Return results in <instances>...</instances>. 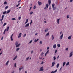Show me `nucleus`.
Wrapping results in <instances>:
<instances>
[{
  "label": "nucleus",
  "instance_id": "774afa93",
  "mask_svg": "<svg viewBox=\"0 0 73 73\" xmlns=\"http://www.w3.org/2000/svg\"><path fill=\"white\" fill-rule=\"evenodd\" d=\"M31 9H32V7H31L30 9H29V10H31Z\"/></svg>",
  "mask_w": 73,
  "mask_h": 73
},
{
  "label": "nucleus",
  "instance_id": "4468645a",
  "mask_svg": "<svg viewBox=\"0 0 73 73\" xmlns=\"http://www.w3.org/2000/svg\"><path fill=\"white\" fill-rule=\"evenodd\" d=\"M17 55H16L15 57H14V58L13 59V60H16V58H17Z\"/></svg>",
  "mask_w": 73,
  "mask_h": 73
},
{
  "label": "nucleus",
  "instance_id": "c85d7f7f",
  "mask_svg": "<svg viewBox=\"0 0 73 73\" xmlns=\"http://www.w3.org/2000/svg\"><path fill=\"white\" fill-rule=\"evenodd\" d=\"M28 19H27L25 23V24H27V23H28Z\"/></svg>",
  "mask_w": 73,
  "mask_h": 73
},
{
  "label": "nucleus",
  "instance_id": "dca6fc26",
  "mask_svg": "<svg viewBox=\"0 0 73 73\" xmlns=\"http://www.w3.org/2000/svg\"><path fill=\"white\" fill-rule=\"evenodd\" d=\"M59 66H60V64H59V63H58L57 65H56L57 68H58V67H59Z\"/></svg>",
  "mask_w": 73,
  "mask_h": 73
},
{
  "label": "nucleus",
  "instance_id": "20e7f679",
  "mask_svg": "<svg viewBox=\"0 0 73 73\" xmlns=\"http://www.w3.org/2000/svg\"><path fill=\"white\" fill-rule=\"evenodd\" d=\"M72 56H73V52H71L70 54L69 57H72Z\"/></svg>",
  "mask_w": 73,
  "mask_h": 73
},
{
  "label": "nucleus",
  "instance_id": "58836bf2",
  "mask_svg": "<svg viewBox=\"0 0 73 73\" xmlns=\"http://www.w3.org/2000/svg\"><path fill=\"white\" fill-rule=\"evenodd\" d=\"M6 24H7L6 23H5L3 25V27H5V25H6Z\"/></svg>",
  "mask_w": 73,
  "mask_h": 73
},
{
  "label": "nucleus",
  "instance_id": "8fccbe9b",
  "mask_svg": "<svg viewBox=\"0 0 73 73\" xmlns=\"http://www.w3.org/2000/svg\"><path fill=\"white\" fill-rule=\"evenodd\" d=\"M62 67H61L59 69V71H61V69H62Z\"/></svg>",
  "mask_w": 73,
  "mask_h": 73
},
{
  "label": "nucleus",
  "instance_id": "69168bd1",
  "mask_svg": "<svg viewBox=\"0 0 73 73\" xmlns=\"http://www.w3.org/2000/svg\"><path fill=\"white\" fill-rule=\"evenodd\" d=\"M73 0H70V2L71 3V2H72L73 1Z\"/></svg>",
  "mask_w": 73,
  "mask_h": 73
},
{
  "label": "nucleus",
  "instance_id": "6e6d98bb",
  "mask_svg": "<svg viewBox=\"0 0 73 73\" xmlns=\"http://www.w3.org/2000/svg\"><path fill=\"white\" fill-rule=\"evenodd\" d=\"M41 55H43V54H44V52H42L41 53Z\"/></svg>",
  "mask_w": 73,
  "mask_h": 73
},
{
  "label": "nucleus",
  "instance_id": "ddd939ff",
  "mask_svg": "<svg viewBox=\"0 0 73 73\" xmlns=\"http://www.w3.org/2000/svg\"><path fill=\"white\" fill-rule=\"evenodd\" d=\"M57 71V70H56L54 71V72L52 71L51 73H56Z\"/></svg>",
  "mask_w": 73,
  "mask_h": 73
},
{
  "label": "nucleus",
  "instance_id": "2f4dec72",
  "mask_svg": "<svg viewBox=\"0 0 73 73\" xmlns=\"http://www.w3.org/2000/svg\"><path fill=\"white\" fill-rule=\"evenodd\" d=\"M4 4L5 5H7V2L5 1L4 3Z\"/></svg>",
  "mask_w": 73,
  "mask_h": 73
},
{
  "label": "nucleus",
  "instance_id": "f257e3e1",
  "mask_svg": "<svg viewBox=\"0 0 73 73\" xmlns=\"http://www.w3.org/2000/svg\"><path fill=\"white\" fill-rule=\"evenodd\" d=\"M54 4H53L52 5V8H53V10H54L56 9V7H54V5H55Z\"/></svg>",
  "mask_w": 73,
  "mask_h": 73
},
{
  "label": "nucleus",
  "instance_id": "f8f14e48",
  "mask_svg": "<svg viewBox=\"0 0 73 73\" xmlns=\"http://www.w3.org/2000/svg\"><path fill=\"white\" fill-rule=\"evenodd\" d=\"M19 50H20V48H17L16 49V51L18 52V51H19Z\"/></svg>",
  "mask_w": 73,
  "mask_h": 73
},
{
  "label": "nucleus",
  "instance_id": "cd10ccee",
  "mask_svg": "<svg viewBox=\"0 0 73 73\" xmlns=\"http://www.w3.org/2000/svg\"><path fill=\"white\" fill-rule=\"evenodd\" d=\"M71 36H69L68 38V39L69 40H70V39H71Z\"/></svg>",
  "mask_w": 73,
  "mask_h": 73
},
{
  "label": "nucleus",
  "instance_id": "0e129e2a",
  "mask_svg": "<svg viewBox=\"0 0 73 73\" xmlns=\"http://www.w3.org/2000/svg\"><path fill=\"white\" fill-rule=\"evenodd\" d=\"M59 57H60V56H58V57H57V58H59Z\"/></svg>",
  "mask_w": 73,
  "mask_h": 73
},
{
  "label": "nucleus",
  "instance_id": "b1692460",
  "mask_svg": "<svg viewBox=\"0 0 73 73\" xmlns=\"http://www.w3.org/2000/svg\"><path fill=\"white\" fill-rule=\"evenodd\" d=\"M8 7H9L8 6H6L5 8V9H7L8 8Z\"/></svg>",
  "mask_w": 73,
  "mask_h": 73
},
{
  "label": "nucleus",
  "instance_id": "a878e982",
  "mask_svg": "<svg viewBox=\"0 0 73 73\" xmlns=\"http://www.w3.org/2000/svg\"><path fill=\"white\" fill-rule=\"evenodd\" d=\"M46 7L47 8H48V7H49V4H46Z\"/></svg>",
  "mask_w": 73,
  "mask_h": 73
},
{
  "label": "nucleus",
  "instance_id": "e2e57ef3",
  "mask_svg": "<svg viewBox=\"0 0 73 73\" xmlns=\"http://www.w3.org/2000/svg\"><path fill=\"white\" fill-rule=\"evenodd\" d=\"M44 9H46V7H45L44 8Z\"/></svg>",
  "mask_w": 73,
  "mask_h": 73
},
{
  "label": "nucleus",
  "instance_id": "c9c22d12",
  "mask_svg": "<svg viewBox=\"0 0 73 73\" xmlns=\"http://www.w3.org/2000/svg\"><path fill=\"white\" fill-rule=\"evenodd\" d=\"M12 20H16V19L15 18H13L12 19Z\"/></svg>",
  "mask_w": 73,
  "mask_h": 73
},
{
  "label": "nucleus",
  "instance_id": "9d476101",
  "mask_svg": "<svg viewBox=\"0 0 73 73\" xmlns=\"http://www.w3.org/2000/svg\"><path fill=\"white\" fill-rule=\"evenodd\" d=\"M20 45H21V44L20 43L19 44H17L16 45V48H17V47H19V46H20Z\"/></svg>",
  "mask_w": 73,
  "mask_h": 73
},
{
  "label": "nucleus",
  "instance_id": "de8ad7c7",
  "mask_svg": "<svg viewBox=\"0 0 73 73\" xmlns=\"http://www.w3.org/2000/svg\"><path fill=\"white\" fill-rule=\"evenodd\" d=\"M18 19L19 20H20L21 19V17H19L18 18Z\"/></svg>",
  "mask_w": 73,
  "mask_h": 73
},
{
  "label": "nucleus",
  "instance_id": "6e6552de",
  "mask_svg": "<svg viewBox=\"0 0 73 73\" xmlns=\"http://www.w3.org/2000/svg\"><path fill=\"white\" fill-rule=\"evenodd\" d=\"M21 35H22V34L21 33H20L18 36V38H20V37H21Z\"/></svg>",
  "mask_w": 73,
  "mask_h": 73
},
{
  "label": "nucleus",
  "instance_id": "aec40b11",
  "mask_svg": "<svg viewBox=\"0 0 73 73\" xmlns=\"http://www.w3.org/2000/svg\"><path fill=\"white\" fill-rule=\"evenodd\" d=\"M48 29H46L45 30H44L45 32H47V31H48Z\"/></svg>",
  "mask_w": 73,
  "mask_h": 73
},
{
  "label": "nucleus",
  "instance_id": "4d7b16f0",
  "mask_svg": "<svg viewBox=\"0 0 73 73\" xmlns=\"http://www.w3.org/2000/svg\"><path fill=\"white\" fill-rule=\"evenodd\" d=\"M57 50H55V53H57Z\"/></svg>",
  "mask_w": 73,
  "mask_h": 73
},
{
  "label": "nucleus",
  "instance_id": "e433bc0d",
  "mask_svg": "<svg viewBox=\"0 0 73 73\" xmlns=\"http://www.w3.org/2000/svg\"><path fill=\"white\" fill-rule=\"evenodd\" d=\"M33 12H30V15H32L33 14Z\"/></svg>",
  "mask_w": 73,
  "mask_h": 73
},
{
  "label": "nucleus",
  "instance_id": "864d4df0",
  "mask_svg": "<svg viewBox=\"0 0 73 73\" xmlns=\"http://www.w3.org/2000/svg\"><path fill=\"white\" fill-rule=\"evenodd\" d=\"M43 64H44V62L43 61H42L41 63V64H42V65Z\"/></svg>",
  "mask_w": 73,
  "mask_h": 73
},
{
  "label": "nucleus",
  "instance_id": "603ef678",
  "mask_svg": "<svg viewBox=\"0 0 73 73\" xmlns=\"http://www.w3.org/2000/svg\"><path fill=\"white\" fill-rule=\"evenodd\" d=\"M22 69V68H19V70H20V71H21V70Z\"/></svg>",
  "mask_w": 73,
  "mask_h": 73
},
{
  "label": "nucleus",
  "instance_id": "412c9836",
  "mask_svg": "<svg viewBox=\"0 0 73 73\" xmlns=\"http://www.w3.org/2000/svg\"><path fill=\"white\" fill-rule=\"evenodd\" d=\"M60 20V19H58L57 20V23L58 24H59V20Z\"/></svg>",
  "mask_w": 73,
  "mask_h": 73
},
{
  "label": "nucleus",
  "instance_id": "4c0bfd02",
  "mask_svg": "<svg viewBox=\"0 0 73 73\" xmlns=\"http://www.w3.org/2000/svg\"><path fill=\"white\" fill-rule=\"evenodd\" d=\"M33 41L31 40L30 41L29 43V44H31V43H32V42Z\"/></svg>",
  "mask_w": 73,
  "mask_h": 73
},
{
  "label": "nucleus",
  "instance_id": "bb28decb",
  "mask_svg": "<svg viewBox=\"0 0 73 73\" xmlns=\"http://www.w3.org/2000/svg\"><path fill=\"white\" fill-rule=\"evenodd\" d=\"M54 39V36H53V35H52V40H53Z\"/></svg>",
  "mask_w": 73,
  "mask_h": 73
},
{
  "label": "nucleus",
  "instance_id": "c756f323",
  "mask_svg": "<svg viewBox=\"0 0 73 73\" xmlns=\"http://www.w3.org/2000/svg\"><path fill=\"white\" fill-rule=\"evenodd\" d=\"M57 46L58 48H59V47H60V44H57Z\"/></svg>",
  "mask_w": 73,
  "mask_h": 73
},
{
  "label": "nucleus",
  "instance_id": "37998d69",
  "mask_svg": "<svg viewBox=\"0 0 73 73\" xmlns=\"http://www.w3.org/2000/svg\"><path fill=\"white\" fill-rule=\"evenodd\" d=\"M40 44H42V41H41L39 42Z\"/></svg>",
  "mask_w": 73,
  "mask_h": 73
},
{
  "label": "nucleus",
  "instance_id": "a19ab883",
  "mask_svg": "<svg viewBox=\"0 0 73 73\" xmlns=\"http://www.w3.org/2000/svg\"><path fill=\"white\" fill-rule=\"evenodd\" d=\"M54 60H55L56 59V58L55 57V56H54L53 57Z\"/></svg>",
  "mask_w": 73,
  "mask_h": 73
},
{
  "label": "nucleus",
  "instance_id": "bf43d9fd",
  "mask_svg": "<svg viewBox=\"0 0 73 73\" xmlns=\"http://www.w3.org/2000/svg\"><path fill=\"white\" fill-rule=\"evenodd\" d=\"M3 40V36L1 38V40Z\"/></svg>",
  "mask_w": 73,
  "mask_h": 73
},
{
  "label": "nucleus",
  "instance_id": "49530a36",
  "mask_svg": "<svg viewBox=\"0 0 73 73\" xmlns=\"http://www.w3.org/2000/svg\"><path fill=\"white\" fill-rule=\"evenodd\" d=\"M49 50H48L46 52V53H49Z\"/></svg>",
  "mask_w": 73,
  "mask_h": 73
},
{
  "label": "nucleus",
  "instance_id": "7c9ffc66",
  "mask_svg": "<svg viewBox=\"0 0 73 73\" xmlns=\"http://www.w3.org/2000/svg\"><path fill=\"white\" fill-rule=\"evenodd\" d=\"M11 12V10H9L7 12V13L8 14L9 13V12Z\"/></svg>",
  "mask_w": 73,
  "mask_h": 73
},
{
  "label": "nucleus",
  "instance_id": "0eeeda50",
  "mask_svg": "<svg viewBox=\"0 0 73 73\" xmlns=\"http://www.w3.org/2000/svg\"><path fill=\"white\" fill-rule=\"evenodd\" d=\"M13 35V34H12V35H11V37H10V38L11 39V41H13V38H12Z\"/></svg>",
  "mask_w": 73,
  "mask_h": 73
},
{
  "label": "nucleus",
  "instance_id": "5fc2aeb1",
  "mask_svg": "<svg viewBox=\"0 0 73 73\" xmlns=\"http://www.w3.org/2000/svg\"><path fill=\"white\" fill-rule=\"evenodd\" d=\"M66 50H68V48H67L66 49Z\"/></svg>",
  "mask_w": 73,
  "mask_h": 73
},
{
  "label": "nucleus",
  "instance_id": "3c124183",
  "mask_svg": "<svg viewBox=\"0 0 73 73\" xmlns=\"http://www.w3.org/2000/svg\"><path fill=\"white\" fill-rule=\"evenodd\" d=\"M26 35H27V34H26L24 35H23L24 37H25V36H26Z\"/></svg>",
  "mask_w": 73,
  "mask_h": 73
},
{
  "label": "nucleus",
  "instance_id": "423d86ee",
  "mask_svg": "<svg viewBox=\"0 0 73 73\" xmlns=\"http://www.w3.org/2000/svg\"><path fill=\"white\" fill-rule=\"evenodd\" d=\"M63 36H64L63 34H62V35L60 36V40H62V38L63 37Z\"/></svg>",
  "mask_w": 73,
  "mask_h": 73
},
{
  "label": "nucleus",
  "instance_id": "09e8293b",
  "mask_svg": "<svg viewBox=\"0 0 73 73\" xmlns=\"http://www.w3.org/2000/svg\"><path fill=\"white\" fill-rule=\"evenodd\" d=\"M5 13H6V11H4V12H3V14H5Z\"/></svg>",
  "mask_w": 73,
  "mask_h": 73
},
{
  "label": "nucleus",
  "instance_id": "72a5a7b5",
  "mask_svg": "<svg viewBox=\"0 0 73 73\" xmlns=\"http://www.w3.org/2000/svg\"><path fill=\"white\" fill-rule=\"evenodd\" d=\"M29 57H28V58H27L26 59V61H28V59H29Z\"/></svg>",
  "mask_w": 73,
  "mask_h": 73
},
{
  "label": "nucleus",
  "instance_id": "1a4fd4ad",
  "mask_svg": "<svg viewBox=\"0 0 73 73\" xmlns=\"http://www.w3.org/2000/svg\"><path fill=\"white\" fill-rule=\"evenodd\" d=\"M48 2L49 5H50V4L51 3V1L50 0H49L48 1Z\"/></svg>",
  "mask_w": 73,
  "mask_h": 73
},
{
  "label": "nucleus",
  "instance_id": "79ce46f5",
  "mask_svg": "<svg viewBox=\"0 0 73 73\" xmlns=\"http://www.w3.org/2000/svg\"><path fill=\"white\" fill-rule=\"evenodd\" d=\"M19 5H20V3H19L18 5H16L17 7H19Z\"/></svg>",
  "mask_w": 73,
  "mask_h": 73
},
{
  "label": "nucleus",
  "instance_id": "f03ea898",
  "mask_svg": "<svg viewBox=\"0 0 73 73\" xmlns=\"http://www.w3.org/2000/svg\"><path fill=\"white\" fill-rule=\"evenodd\" d=\"M40 70H39L40 72L41 71H43V70H44V69H43V66L40 67Z\"/></svg>",
  "mask_w": 73,
  "mask_h": 73
},
{
  "label": "nucleus",
  "instance_id": "393cba45",
  "mask_svg": "<svg viewBox=\"0 0 73 73\" xmlns=\"http://www.w3.org/2000/svg\"><path fill=\"white\" fill-rule=\"evenodd\" d=\"M9 60L7 62L6 64V65H8V63H9Z\"/></svg>",
  "mask_w": 73,
  "mask_h": 73
},
{
  "label": "nucleus",
  "instance_id": "f704fd0d",
  "mask_svg": "<svg viewBox=\"0 0 73 73\" xmlns=\"http://www.w3.org/2000/svg\"><path fill=\"white\" fill-rule=\"evenodd\" d=\"M7 31V29H6L5 31H4V32H3V34H5V31Z\"/></svg>",
  "mask_w": 73,
  "mask_h": 73
},
{
  "label": "nucleus",
  "instance_id": "a18cd8bd",
  "mask_svg": "<svg viewBox=\"0 0 73 73\" xmlns=\"http://www.w3.org/2000/svg\"><path fill=\"white\" fill-rule=\"evenodd\" d=\"M36 6H34L33 7V9H36Z\"/></svg>",
  "mask_w": 73,
  "mask_h": 73
},
{
  "label": "nucleus",
  "instance_id": "a211bd4d",
  "mask_svg": "<svg viewBox=\"0 0 73 73\" xmlns=\"http://www.w3.org/2000/svg\"><path fill=\"white\" fill-rule=\"evenodd\" d=\"M29 25V23H28L26 24L25 26V27H28Z\"/></svg>",
  "mask_w": 73,
  "mask_h": 73
},
{
  "label": "nucleus",
  "instance_id": "338daca9",
  "mask_svg": "<svg viewBox=\"0 0 73 73\" xmlns=\"http://www.w3.org/2000/svg\"><path fill=\"white\" fill-rule=\"evenodd\" d=\"M46 54H47V53H46H46L45 54V55L44 56H46Z\"/></svg>",
  "mask_w": 73,
  "mask_h": 73
},
{
  "label": "nucleus",
  "instance_id": "473e14b6",
  "mask_svg": "<svg viewBox=\"0 0 73 73\" xmlns=\"http://www.w3.org/2000/svg\"><path fill=\"white\" fill-rule=\"evenodd\" d=\"M17 44H18V42L16 41V43H15V45H17Z\"/></svg>",
  "mask_w": 73,
  "mask_h": 73
},
{
  "label": "nucleus",
  "instance_id": "9b49d317",
  "mask_svg": "<svg viewBox=\"0 0 73 73\" xmlns=\"http://www.w3.org/2000/svg\"><path fill=\"white\" fill-rule=\"evenodd\" d=\"M53 48H56V44H54L53 46Z\"/></svg>",
  "mask_w": 73,
  "mask_h": 73
},
{
  "label": "nucleus",
  "instance_id": "ea45409f",
  "mask_svg": "<svg viewBox=\"0 0 73 73\" xmlns=\"http://www.w3.org/2000/svg\"><path fill=\"white\" fill-rule=\"evenodd\" d=\"M69 62H68L66 64V65L67 66L69 65Z\"/></svg>",
  "mask_w": 73,
  "mask_h": 73
},
{
  "label": "nucleus",
  "instance_id": "4be33fe9",
  "mask_svg": "<svg viewBox=\"0 0 73 73\" xmlns=\"http://www.w3.org/2000/svg\"><path fill=\"white\" fill-rule=\"evenodd\" d=\"M66 64V62H64L63 63V66H64V65H65Z\"/></svg>",
  "mask_w": 73,
  "mask_h": 73
},
{
  "label": "nucleus",
  "instance_id": "13d9d810",
  "mask_svg": "<svg viewBox=\"0 0 73 73\" xmlns=\"http://www.w3.org/2000/svg\"><path fill=\"white\" fill-rule=\"evenodd\" d=\"M69 15H67V19H68V18H69Z\"/></svg>",
  "mask_w": 73,
  "mask_h": 73
},
{
  "label": "nucleus",
  "instance_id": "5701e85b",
  "mask_svg": "<svg viewBox=\"0 0 73 73\" xmlns=\"http://www.w3.org/2000/svg\"><path fill=\"white\" fill-rule=\"evenodd\" d=\"M4 15H3L2 16V19H1V21H2L3 20V19H4Z\"/></svg>",
  "mask_w": 73,
  "mask_h": 73
},
{
  "label": "nucleus",
  "instance_id": "c03bdc74",
  "mask_svg": "<svg viewBox=\"0 0 73 73\" xmlns=\"http://www.w3.org/2000/svg\"><path fill=\"white\" fill-rule=\"evenodd\" d=\"M14 66L15 68H16V63H15L14 64Z\"/></svg>",
  "mask_w": 73,
  "mask_h": 73
},
{
  "label": "nucleus",
  "instance_id": "680f3d73",
  "mask_svg": "<svg viewBox=\"0 0 73 73\" xmlns=\"http://www.w3.org/2000/svg\"><path fill=\"white\" fill-rule=\"evenodd\" d=\"M9 27H7V29H9Z\"/></svg>",
  "mask_w": 73,
  "mask_h": 73
},
{
  "label": "nucleus",
  "instance_id": "052dcab7",
  "mask_svg": "<svg viewBox=\"0 0 73 73\" xmlns=\"http://www.w3.org/2000/svg\"><path fill=\"white\" fill-rule=\"evenodd\" d=\"M38 34V33H35V35H37V34Z\"/></svg>",
  "mask_w": 73,
  "mask_h": 73
},
{
  "label": "nucleus",
  "instance_id": "6ab92c4d",
  "mask_svg": "<svg viewBox=\"0 0 73 73\" xmlns=\"http://www.w3.org/2000/svg\"><path fill=\"white\" fill-rule=\"evenodd\" d=\"M49 36V32L46 34V36Z\"/></svg>",
  "mask_w": 73,
  "mask_h": 73
},
{
  "label": "nucleus",
  "instance_id": "39448f33",
  "mask_svg": "<svg viewBox=\"0 0 73 73\" xmlns=\"http://www.w3.org/2000/svg\"><path fill=\"white\" fill-rule=\"evenodd\" d=\"M54 64H55V63L54 62H52V65L51 67H53V66H54Z\"/></svg>",
  "mask_w": 73,
  "mask_h": 73
},
{
  "label": "nucleus",
  "instance_id": "2eb2a0df",
  "mask_svg": "<svg viewBox=\"0 0 73 73\" xmlns=\"http://www.w3.org/2000/svg\"><path fill=\"white\" fill-rule=\"evenodd\" d=\"M42 58V55H40L39 57V60H41Z\"/></svg>",
  "mask_w": 73,
  "mask_h": 73
},
{
  "label": "nucleus",
  "instance_id": "f3484780",
  "mask_svg": "<svg viewBox=\"0 0 73 73\" xmlns=\"http://www.w3.org/2000/svg\"><path fill=\"white\" fill-rule=\"evenodd\" d=\"M38 40H39L38 39H37V40L35 39V40L34 41H35V42H37V41H38Z\"/></svg>",
  "mask_w": 73,
  "mask_h": 73
},
{
  "label": "nucleus",
  "instance_id": "7ed1b4c3",
  "mask_svg": "<svg viewBox=\"0 0 73 73\" xmlns=\"http://www.w3.org/2000/svg\"><path fill=\"white\" fill-rule=\"evenodd\" d=\"M38 4L39 5H41L42 4V3L38 1Z\"/></svg>",
  "mask_w": 73,
  "mask_h": 73
}]
</instances>
